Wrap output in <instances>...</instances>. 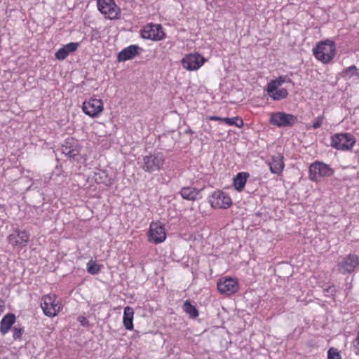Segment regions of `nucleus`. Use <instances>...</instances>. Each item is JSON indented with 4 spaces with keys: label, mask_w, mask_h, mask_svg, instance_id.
<instances>
[{
    "label": "nucleus",
    "mask_w": 359,
    "mask_h": 359,
    "mask_svg": "<svg viewBox=\"0 0 359 359\" xmlns=\"http://www.w3.org/2000/svg\"><path fill=\"white\" fill-rule=\"evenodd\" d=\"M313 53L318 60H320L325 64H327L335 56V43L329 39L321 41L313 49Z\"/></svg>",
    "instance_id": "1"
},
{
    "label": "nucleus",
    "mask_w": 359,
    "mask_h": 359,
    "mask_svg": "<svg viewBox=\"0 0 359 359\" xmlns=\"http://www.w3.org/2000/svg\"><path fill=\"white\" fill-rule=\"evenodd\" d=\"M142 168L149 173L161 170L165 163V157L161 152L145 156L142 158Z\"/></svg>",
    "instance_id": "2"
},
{
    "label": "nucleus",
    "mask_w": 359,
    "mask_h": 359,
    "mask_svg": "<svg viewBox=\"0 0 359 359\" xmlns=\"http://www.w3.org/2000/svg\"><path fill=\"white\" fill-rule=\"evenodd\" d=\"M269 122L278 128H291L298 123V118L292 114L273 112L270 114Z\"/></svg>",
    "instance_id": "3"
},
{
    "label": "nucleus",
    "mask_w": 359,
    "mask_h": 359,
    "mask_svg": "<svg viewBox=\"0 0 359 359\" xmlns=\"http://www.w3.org/2000/svg\"><path fill=\"white\" fill-rule=\"evenodd\" d=\"M355 138L351 133H337L331 137L330 144L338 150H351L355 144Z\"/></svg>",
    "instance_id": "4"
},
{
    "label": "nucleus",
    "mask_w": 359,
    "mask_h": 359,
    "mask_svg": "<svg viewBox=\"0 0 359 359\" xmlns=\"http://www.w3.org/2000/svg\"><path fill=\"white\" fill-rule=\"evenodd\" d=\"M358 266V256L355 254H348L338 261L337 269L339 273L347 275L353 273Z\"/></svg>",
    "instance_id": "5"
},
{
    "label": "nucleus",
    "mask_w": 359,
    "mask_h": 359,
    "mask_svg": "<svg viewBox=\"0 0 359 359\" xmlns=\"http://www.w3.org/2000/svg\"><path fill=\"white\" fill-rule=\"evenodd\" d=\"M334 174V170L327 164L316 161L309 166V179L312 182H318L320 178L330 177Z\"/></svg>",
    "instance_id": "6"
},
{
    "label": "nucleus",
    "mask_w": 359,
    "mask_h": 359,
    "mask_svg": "<svg viewBox=\"0 0 359 359\" xmlns=\"http://www.w3.org/2000/svg\"><path fill=\"white\" fill-rule=\"evenodd\" d=\"M97 8L106 18L118 20L121 18V8L114 0H97Z\"/></svg>",
    "instance_id": "7"
},
{
    "label": "nucleus",
    "mask_w": 359,
    "mask_h": 359,
    "mask_svg": "<svg viewBox=\"0 0 359 359\" xmlns=\"http://www.w3.org/2000/svg\"><path fill=\"white\" fill-rule=\"evenodd\" d=\"M142 38L151 41H161L165 38V34L160 24H148L140 32Z\"/></svg>",
    "instance_id": "8"
},
{
    "label": "nucleus",
    "mask_w": 359,
    "mask_h": 359,
    "mask_svg": "<svg viewBox=\"0 0 359 359\" xmlns=\"http://www.w3.org/2000/svg\"><path fill=\"white\" fill-rule=\"evenodd\" d=\"M81 147L79 141L73 137L67 138L61 147V152L70 160H77Z\"/></svg>",
    "instance_id": "9"
},
{
    "label": "nucleus",
    "mask_w": 359,
    "mask_h": 359,
    "mask_svg": "<svg viewBox=\"0 0 359 359\" xmlns=\"http://www.w3.org/2000/svg\"><path fill=\"white\" fill-rule=\"evenodd\" d=\"M56 295L46 294L42 297L41 306L43 313L48 317H54L60 311V306L55 302Z\"/></svg>",
    "instance_id": "10"
},
{
    "label": "nucleus",
    "mask_w": 359,
    "mask_h": 359,
    "mask_svg": "<svg viewBox=\"0 0 359 359\" xmlns=\"http://www.w3.org/2000/svg\"><path fill=\"white\" fill-rule=\"evenodd\" d=\"M166 238L165 228L161 222H152L150 224L148 233V240L150 243L158 244L163 243Z\"/></svg>",
    "instance_id": "11"
},
{
    "label": "nucleus",
    "mask_w": 359,
    "mask_h": 359,
    "mask_svg": "<svg viewBox=\"0 0 359 359\" xmlns=\"http://www.w3.org/2000/svg\"><path fill=\"white\" fill-rule=\"evenodd\" d=\"M217 286L219 292L226 296L235 294L239 289L237 280L230 277L219 279Z\"/></svg>",
    "instance_id": "12"
},
{
    "label": "nucleus",
    "mask_w": 359,
    "mask_h": 359,
    "mask_svg": "<svg viewBox=\"0 0 359 359\" xmlns=\"http://www.w3.org/2000/svg\"><path fill=\"white\" fill-rule=\"evenodd\" d=\"M203 56L199 53H190L185 55L182 60L183 67L189 71L197 70L205 62Z\"/></svg>",
    "instance_id": "13"
},
{
    "label": "nucleus",
    "mask_w": 359,
    "mask_h": 359,
    "mask_svg": "<svg viewBox=\"0 0 359 359\" xmlns=\"http://www.w3.org/2000/svg\"><path fill=\"white\" fill-rule=\"evenodd\" d=\"M212 208L226 209L232 204L231 198L222 191H215L209 198Z\"/></svg>",
    "instance_id": "14"
},
{
    "label": "nucleus",
    "mask_w": 359,
    "mask_h": 359,
    "mask_svg": "<svg viewBox=\"0 0 359 359\" xmlns=\"http://www.w3.org/2000/svg\"><path fill=\"white\" fill-rule=\"evenodd\" d=\"M103 102L100 99L90 98L83 103V111L90 117L97 116L103 111Z\"/></svg>",
    "instance_id": "15"
},
{
    "label": "nucleus",
    "mask_w": 359,
    "mask_h": 359,
    "mask_svg": "<svg viewBox=\"0 0 359 359\" xmlns=\"http://www.w3.org/2000/svg\"><path fill=\"white\" fill-rule=\"evenodd\" d=\"M139 49L140 48L137 45H130L123 48L118 53L117 60L118 62H124L133 59L138 54Z\"/></svg>",
    "instance_id": "16"
},
{
    "label": "nucleus",
    "mask_w": 359,
    "mask_h": 359,
    "mask_svg": "<svg viewBox=\"0 0 359 359\" xmlns=\"http://www.w3.org/2000/svg\"><path fill=\"white\" fill-rule=\"evenodd\" d=\"M16 320V317L14 313H9L5 315L0 322V332L2 335H5L8 332L13 328Z\"/></svg>",
    "instance_id": "17"
},
{
    "label": "nucleus",
    "mask_w": 359,
    "mask_h": 359,
    "mask_svg": "<svg viewBox=\"0 0 359 359\" xmlns=\"http://www.w3.org/2000/svg\"><path fill=\"white\" fill-rule=\"evenodd\" d=\"M270 170L272 173L279 175L284 168L283 156L277 154L272 156L271 161L269 163Z\"/></svg>",
    "instance_id": "18"
},
{
    "label": "nucleus",
    "mask_w": 359,
    "mask_h": 359,
    "mask_svg": "<svg viewBox=\"0 0 359 359\" xmlns=\"http://www.w3.org/2000/svg\"><path fill=\"white\" fill-rule=\"evenodd\" d=\"M93 180L97 184H103L108 187L113 184V180L109 176L107 170H97L95 171Z\"/></svg>",
    "instance_id": "19"
},
{
    "label": "nucleus",
    "mask_w": 359,
    "mask_h": 359,
    "mask_svg": "<svg viewBox=\"0 0 359 359\" xmlns=\"http://www.w3.org/2000/svg\"><path fill=\"white\" fill-rule=\"evenodd\" d=\"M201 191V189L200 190L191 187H185L182 188L180 195L184 199L188 201H196L198 199Z\"/></svg>",
    "instance_id": "20"
},
{
    "label": "nucleus",
    "mask_w": 359,
    "mask_h": 359,
    "mask_svg": "<svg viewBox=\"0 0 359 359\" xmlns=\"http://www.w3.org/2000/svg\"><path fill=\"white\" fill-rule=\"evenodd\" d=\"M250 174L247 172H238L234 177L233 184L238 191L243 190Z\"/></svg>",
    "instance_id": "21"
},
{
    "label": "nucleus",
    "mask_w": 359,
    "mask_h": 359,
    "mask_svg": "<svg viewBox=\"0 0 359 359\" xmlns=\"http://www.w3.org/2000/svg\"><path fill=\"white\" fill-rule=\"evenodd\" d=\"M267 93L273 100H281L288 96V92L285 88H275V90H271L269 86L266 87Z\"/></svg>",
    "instance_id": "22"
},
{
    "label": "nucleus",
    "mask_w": 359,
    "mask_h": 359,
    "mask_svg": "<svg viewBox=\"0 0 359 359\" xmlns=\"http://www.w3.org/2000/svg\"><path fill=\"white\" fill-rule=\"evenodd\" d=\"M133 309L130 306H126L123 311V325L128 330H133Z\"/></svg>",
    "instance_id": "23"
},
{
    "label": "nucleus",
    "mask_w": 359,
    "mask_h": 359,
    "mask_svg": "<svg viewBox=\"0 0 359 359\" xmlns=\"http://www.w3.org/2000/svg\"><path fill=\"white\" fill-rule=\"evenodd\" d=\"M182 309L190 318L195 319L199 315L198 309L194 305L191 304L189 300H186L184 302Z\"/></svg>",
    "instance_id": "24"
},
{
    "label": "nucleus",
    "mask_w": 359,
    "mask_h": 359,
    "mask_svg": "<svg viewBox=\"0 0 359 359\" xmlns=\"http://www.w3.org/2000/svg\"><path fill=\"white\" fill-rule=\"evenodd\" d=\"M291 79L287 76H280L277 79L271 81L267 86H269L271 90H275V88H278L284 83H290Z\"/></svg>",
    "instance_id": "25"
},
{
    "label": "nucleus",
    "mask_w": 359,
    "mask_h": 359,
    "mask_svg": "<svg viewBox=\"0 0 359 359\" xmlns=\"http://www.w3.org/2000/svg\"><path fill=\"white\" fill-rule=\"evenodd\" d=\"M222 121L229 126H235L238 128H242L244 125L243 119L239 116L224 118Z\"/></svg>",
    "instance_id": "26"
},
{
    "label": "nucleus",
    "mask_w": 359,
    "mask_h": 359,
    "mask_svg": "<svg viewBox=\"0 0 359 359\" xmlns=\"http://www.w3.org/2000/svg\"><path fill=\"white\" fill-rule=\"evenodd\" d=\"M100 269L101 266L92 259L87 263V271L92 275L97 274Z\"/></svg>",
    "instance_id": "27"
},
{
    "label": "nucleus",
    "mask_w": 359,
    "mask_h": 359,
    "mask_svg": "<svg viewBox=\"0 0 359 359\" xmlns=\"http://www.w3.org/2000/svg\"><path fill=\"white\" fill-rule=\"evenodd\" d=\"M18 238L20 240V246H25L29 241V235L26 231H17Z\"/></svg>",
    "instance_id": "28"
},
{
    "label": "nucleus",
    "mask_w": 359,
    "mask_h": 359,
    "mask_svg": "<svg viewBox=\"0 0 359 359\" xmlns=\"http://www.w3.org/2000/svg\"><path fill=\"white\" fill-rule=\"evenodd\" d=\"M13 332V338L15 341H21L22 338V334L25 332L24 327H18L14 326L12 328Z\"/></svg>",
    "instance_id": "29"
},
{
    "label": "nucleus",
    "mask_w": 359,
    "mask_h": 359,
    "mask_svg": "<svg viewBox=\"0 0 359 359\" xmlns=\"http://www.w3.org/2000/svg\"><path fill=\"white\" fill-rule=\"evenodd\" d=\"M344 74L348 75L350 77L353 76H356L359 78V69L356 67L355 65L350 66L343 71Z\"/></svg>",
    "instance_id": "30"
},
{
    "label": "nucleus",
    "mask_w": 359,
    "mask_h": 359,
    "mask_svg": "<svg viewBox=\"0 0 359 359\" xmlns=\"http://www.w3.org/2000/svg\"><path fill=\"white\" fill-rule=\"evenodd\" d=\"M69 54L68 50H67L65 46H62L55 53V57L59 60H63L69 55Z\"/></svg>",
    "instance_id": "31"
},
{
    "label": "nucleus",
    "mask_w": 359,
    "mask_h": 359,
    "mask_svg": "<svg viewBox=\"0 0 359 359\" xmlns=\"http://www.w3.org/2000/svg\"><path fill=\"white\" fill-rule=\"evenodd\" d=\"M339 351L334 348H330L327 352V359H341Z\"/></svg>",
    "instance_id": "32"
},
{
    "label": "nucleus",
    "mask_w": 359,
    "mask_h": 359,
    "mask_svg": "<svg viewBox=\"0 0 359 359\" xmlns=\"http://www.w3.org/2000/svg\"><path fill=\"white\" fill-rule=\"evenodd\" d=\"M65 48L68 50V53H73L76 51L79 46V43L76 42H70L64 46Z\"/></svg>",
    "instance_id": "33"
},
{
    "label": "nucleus",
    "mask_w": 359,
    "mask_h": 359,
    "mask_svg": "<svg viewBox=\"0 0 359 359\" xmlns=\"http://www.w3.org/2000/svg\"><path fill=\"white\" fill-rule=\"evenodd\" d=\"M8 242L10 244H12L13 245L20 246V240L18 238L17 233H13L9 235L8 236Z\"/></svg>",
    "instance_id": "34"
},
{
    "label": "nucleus",
    "mask_w": 359,
    "mask_h": 359,
    "mask_svg": "<svg viewBox=\"0 0 359 359\" xmlns=\"http://www.w3.org/2000/svg\"><path fill=\"white\" fill-rule=\"evenodd\" d=\"M323 119H324L323 116H318L317 118L313 122L312 127L314 129H317V128H320L323 124Z\"/></svg>",
    "instance_id": "35"
},
{
    "label": "nucleus",
    "mask_w": 359,
    "mask_h": 359,
    "mask_svg": "<svg viewBox=\"0 0 359 359\" xmlns=\"http://www.w3.org/2000/svg\"><path fill=\"white\" fill-rule=\"evenodd\" d=\"M325 292H327V296H334L336 293V287L334 285H330L327 288L324 290Z\"/></svg>",
    "instance_id": "36"
},
{
    "label": "nucleus",
    "mask_w": 359,
    "mask_h": 359,
    "mask_svg": "<svg viewBox=\"0 0 359 359\" xmlns=\"http://www.w3.org/2000/svg\"><path fill=\"white\" fill-rule=\"evenodd\" d=\"M78 320L81 323V325L84 326V327H87L88 325V324H89L88 320L84 316H79Z\"/></svg>",
    "instance_id": "37"
},
{
    "label": "nucleus",
    "mask_w": 359,
    "mask_h": 359,
    "mask_svg": "<svg viewBox=\"0 0 359 359\" xmlns=\"http://www.w3.org/2000/svg\"><path fill=\"white\" fill-rule=\"evenodd\" d=\"M208 118L210 121H222V119L224 118H222L220 116H208Z\"/></svg>",
    "instance_id": "38"
},
{
    "label": "nucleus",
    "mask_w": 359,
    "mask_h": 359,
    "mask_svg": "<svg viewBox=\"0 0 359 359\" xmlns=\"http://www.w3.org/2000/svg\"><path fill=\"white\" fill-rule=\"evenodd\" d=\"M184 133L185 134H194V132L190 128H188L187 129L185 130Z\"/></svg>",
    "instance_id": "39"
}]
</instances>
